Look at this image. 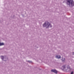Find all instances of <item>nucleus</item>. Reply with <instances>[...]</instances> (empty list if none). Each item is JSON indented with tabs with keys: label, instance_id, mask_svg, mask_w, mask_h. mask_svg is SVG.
<instances>
[{
	"label": "nucleus",
	"instance_id": "0eeeda50",
	"mask_svg": "<svg viewBox=\"0 0 74 74\" xmlns=\"http://www.w3.org/2000/svg\"><path fill=\"white\" fill-rule=\"evenodd\" d=\"M62 60L63 62H64L65 61V58H62Z\"/></svg>",
	"mask_w": 74,
	"mask_h": 74
},
{
	"label": "nucleus",
	"instance_id": "423d86ee",
	"mask_svg": "<svg viewBox=\"0 0 74 74\" xmlns=\"http://www.w3.org/2000/svg\"><path fill=\"white\" fill-rule=\"evenodd\" d=\"M1 58L3 60V59H4V56H1Z\"/></svg>",
	"mask_w": 74,
	"mask_h": 74
},
{
	"label": "nucleus",
	"instance_id": "20e7f679",
	"mask_svg": "<svg viewBox=\"0 0 74 74\" xmlns=\"http://www.w3.org/2000/svg\"><path fill=\"white\" fill-rule=\"evenodd\" d=\"M56 58H57V59H60L61 58L60 57V56L58 55V56H56Z\"/></svg>",
	"mask_w": 74,
	"mask_h": 74
},
{
	"label": "nucleus",
	"instance_id": "6e6552de",
	"mask_svg": "<svg viewBox=\"0 0 74 74\" xmlns=\"http://www.w3.org/2000/svg\"><path fill=\"white\" fill-rule=\"evenodd\" d=\"M62 67L63 68V69H65V66H63Z\"/></svg>",
	"mask_w": 74,
	"mask_h": 74
},
{
	"label": "nucleus",
	"instance_id": "f03ea898",
	"mask_svg": "<svg viewBox=\"0 0 74 74\" xmlns=\"http://www.w3.org/2000/svg\"><path fill=\"white\" fill-rule=\"evenodd\" d=\"M67 3L69 5H72V6H74V3L73 2V0H67Z\"/></svg>",
	"mask_w": 74,
	"mask_h": 74
},
{
	"label": "nucleus",
	"instance_id": "7ed1b4c3",
	"mask_svg": "<svg viewBox=\"0 0 74 74\" xmlns=\"http://www.w3.org/2000/svg\"><path fill=\"white\" fill-rule=\"evenodd\" d=\"M51 71H52V72H53L54 73H58V71L54 69H52L51 70Z\"/></svg>",
	"mask_w": 74,
	"mask_h": 74
},
{
	"label": "nucleus",
	"instance_id": "39448f33",
	"mask_svg": "<svg viewBox=\"0 0 74 74\" xmlns=\"http://www.w3.org/2000/svg\"><path fill=\"white\" fill-rule=\"evenodd\" d=\"M4 44L3 43H0V46H1V45H4Z\"/></svg>",
	"mask_w": 74,
	"mask_h": 74
},
{
	"label": "nucleus",
	"instance_id": "1a4fd4ad",
	"mask_svg": "<svg viewBox=\"0 0 74 74\" xmlns=\"http://www.w3.org/2000/svg\"><path fill=\"white\" fill-rule=\"evenodd\" d=\"M71 74H73V72H72Z\"/></svg>",
	"mask_w": 74,
	"mask_h": 74
},
{
	"label": "nucleus",
	"instance_id": "f257e3e1",
	"mask_svg": "<svg viewBox=\"0 0 74 74\" xmlns=\"http://www.w3.org/2000/svg\"><path fill=\"white\" fill-rule=\"evenodd\" d=\"M43 27H45L46 28H48L49 27H52L51 25L49 24V23L48 22V21L45 22V24L43 25Z\"/></svg>",
	"mask_w": 74,
	"mask_h": 74
}]
</instances>
